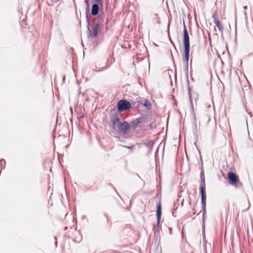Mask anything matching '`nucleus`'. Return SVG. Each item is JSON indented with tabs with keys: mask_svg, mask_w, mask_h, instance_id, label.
I'll list each match as a JSON object with an SVG mask.
<instances>
[{
	"mask_svg": "<svg viewBox=\"0 0 253 253\" xmlns=\"http://www.w3.org/2000/svg\"><path fill=\"white\" fill-rule=\"evenodd\" d=\"M183 42L184 47V56L183 57V61L186 65H188L190 52V42L188 33L185 25L183 29Z\"/></svg>",
	"mask_w": 253,
	"mask_h": 253,
	"instance_id": "obj_1",
	"label": "nucleus"
},
{
	"mask_svg": "<svg viewBox=\"0 0 253 253\" xmlns=\"http://www.w3.org/2000/svg\"><path fill=\"white\" fill-rule=\"evenodd\" d=\"M113 124L114 126L117 125L119 130L123 134H126L128 133L130 126L126 122H120L119 119L116 118L113 120Z\"/></svg>",
	"mask_w": 253,
	"mask_h": 253,
	"instance_id": "obj_2",
	"label": "nucleus"
},
{
	"mask_svg": "<svg viewBox=\"0 0 253 253\" xmlns=\"http://www.w3.org/2000/svg\"><path fill=\"white\" fill-rule=\"evenodd\" d=\"M227 177L229 183L233 185L237 186L238 184L242 185L238 175L233 172H229L227 173Z\"/></svg>",
	"mask_w": 253,
	"mask_h": 253,
	"instance_id": "obj_3",
	"label": "nucleus"
},
{
	"mask_svg": "<svg viewBox=\"0 0 253 253\" xmlns=\"http://www.w3.org/2000/svg\"><path fill=\"white\" fill-rule=\"evenodd\" d=\"M131 107V104L128 101L123 99L118 103V109L120 111L127 110Z\"/></svg>",
	"mask_w": 253,
	"mask_h": 253,
	"instance_id": "obj_4",
	"label": "nucleus"
},
{
	"mask_svg": "<svg viewBox=\"0 0 253 253\" xmlns=\"http://www.w3.org/2000/svg\"><path fill=\"white\" fill-rule=\"evenodd\" d=\"M162 214V207L161 201H160L157 205V225L160 226L161 216Z\"/></svg>",
	"mask_w": 253,
	"mask_h": 253,
	"instance_id": "obj_5",
	"label": "nucleus"
},
{
	"mask_svg": "<svg viewBox=\"0 0 253 253\" xmlns=\"http://www.w3.org/2000/svg\"><path fill=\"white\" fill-rule=\"evenodd\" d=\"M213 18V22L216 26L218 28L220 31H222L223 30V27L220 22H219L217 15L214 14L212 16Z\"/></svg>",
	"mask_w": 253,
	"mask_h": 253,
	"instance_id": "obj_6",
	"label": "nucleus"
},
{
	"mask_svg": "<svg viewBox=\"0 0 253 253\" xmlns=\"http://www.w3.org/2000/svg\"><path fill=\"white\" fill-rule=\"evenodd\" d=\"M100 31V27L98 24H95L92 29V32L91 34V36L92 37L96 38L98 34V33Z\"/></svg>",
	"mask_w": 253,
	"mask_h": 253,
	"instance_id": "obj_7",
	"label": "nucleus"
},
{
	"mask_svg": "<svg viewBox=\"0 0 253 253\" xmlns=\"http://www.w3.org/2000/svg\"><path fill=\"white\" fill-rule=\"evenodd\" d=\"M99 11V6L97 4H93L92 6L91 14L96 15Z\"/></svg>",
	"mask_w": 253,
	"mask_h": 253,
	"instance_id": "obj_8",
	"label": "nucleus"
},
{
	"mask_svg": "<svg viewBox=\"0 0 253 253\" xmlns=\"http://www.w3.org/2000/svg\"><path fill=\"white\" fill-rule=\"evenodd\" d=\"M202 182L201 183L200 190L201 192V195H206V191H205V178L204 176H203V178H202Z\"/></svg>",
	"mask_w": 253,
	"mask_h": 253,
	"instance_id": "obj_9",
	"label": "nucleus"
},
{
	"mask_svg": "<svg viewBox=\"0 0 253 253\" xmlns=\"http://www.w3.org/2000/svg\"><path fill=\"white\" fill-rule=\"evenodd\" d=\"M193 211H194L193 214L197 213L198 214H199L201 211V208H200V206L199 205H198L197 203H195L194 205Z\"/></svg>",
	"mask_w": 253,
	"mask_h": 253,
	"instance_id": "obj_10",
	"label": "nucleus"
},
{
	"mask_svg": "<svg viewBox=\"0 0 253 253\" xmlns=\"http://www.w3.org/2000/svg\"><path fill=\"white\" fill-rule=\"evenodd\" d=\"M201 203L203 207V209L206 210V195H201Z\"/></svg>",
	"mask_w": 253,
	"mask_h": 253,
	"instance_id": "obj_11",
	"label": "nucleus"
},
{
	"mask_svg": "<svg viewBox=\"0 0 253 253\" xmlns=\"http://www.w3.org/2000/svg\"><path fill=\"white\" fill-rule=\"evenodd\" d=\"M139 121L138 120H135L132 122V124H135L136 126L138 123Z\"/></svg>",
	"mask_w": 253,
	"mask_h": 253,
	"instance_id": "obj_12",
	"label": "nucleus"
},
{
	"mask_svg": "<svg viewBox=\"0 0 253 253\" xmlns=\"http://www.w3.org/2000/svg\"><path fill=\"white\" fill-rule=\"evenodd\" d=\"M148 104L150 105V102L149 101H148L147 100H145V103H144V105L147 106Z\"/></svg>",
	"mask_w": 253,
	"mask_h": 253,
	"instance_id": "obj_13",
	"label": "nucleus"
},
{
	"mask_svg": "<svg viewBox=\"0 0 253 253\" xmlns=\"http://www.w3.org/2000/svg\"><path fill=\"white\" fill-rule=\"evenodd\" d=\"M98 4H102V0H95Z\"/></svg>",
	"mask_w": 253,
	"mask_h": 253,
	"instance_id": "obj_14",
	"label": "nucleus"
},
{
	"mask_svg": "<svg viewBox=\"0 0 253 253\" xmlns=\"http://www.w3.org/2000/svg\"><path fill=\"white\" fill-rule=\"evenodd\" d=\"M88 0H85V2L86 3H88Z\"/></svg>",
	"mask_w": 253,
	"mask_h": 253,
	"instance_id": "obj_15",
	"label": "nucleus"
},
{
	"mask_svg": "<svg viewBox=\"0 0 253 253\" xmlns=\"http://www.w3.org/2000/svg\"><path fill=\"white\" fill-rule=\"evenodd\" d=\"M67 229V227H66L65 228V230H66V229Z\"/></svg>",
	"mask_w": 253,
	"mask_h": 253,
	"instance_id": "obj_16",
	"label": "nucleus"
}]
</instances>
